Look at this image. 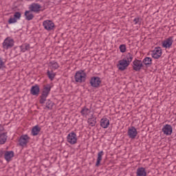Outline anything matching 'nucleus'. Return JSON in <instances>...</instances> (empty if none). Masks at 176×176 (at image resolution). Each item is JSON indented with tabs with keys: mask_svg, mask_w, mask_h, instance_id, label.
Here are the masks:
<instances>
[{
	"mask_svg": "<svg viewBox=\"0 0 176 176\" xmlns=\"http://www.w3.org/2000/svg\"><path fill=\"white\" fill-rule=\"evenodd\" d=\"M24 16L25 17V20L28 21H31L34 17V14L31 13L30 10H25L24 12Z\"/></svg>",
	"mask_w": 176,
	"mask_h": 176,
	"instance_id": "24",
	"label": "nucleus"
},
{
	"mask_svg": "<svg viewBox=\"0 0 176 176\" xmlns=\"http://www.w3.org/2000/svg\"><path fill=\"white\" fill-rule=\"evenodd\" d=\"M19 47L21 49V52H22V53H25V52H27L31 49V45L25 43L22 44Z\"/></svg>",
	"mask_w": 176,
	"mask_h": 176,
	"instance_id": "25",
	"label": "nucleus"
},
{
	"mask_svg": "<svg viewBox=\"0 0 176 176\" xmlns=\"http://www.w3.org/2000/svg\"><path fill=\"white\" fill-rule=\"evenodd\" d=\"M47 76L50 80H54V78H56V73L53 72V70L50 72V70L47 71Z\"/></svg>",
	"mask_w": 176,
	"mask_h": 176,
	"instance_id": "29",
	"label": "nucleus"
},
{
	"mask_svg": "<svg viewBox=\"0 0 176 176\" xmlns=\"http://www.w3.org/2000/svg\"><path fill=\"white\" fill-rule=\"evenodd\" d=\"M139 21H140V18L139 17L135 18L133 19V23H135V24H138Z\"/></svg>",
	"mask_w": 176,
	"mask_h": 176,
	"instance_id": "35",
	"label": "nucleus"
},
{
	"mask_svg": "<svg viewBox=\"0 0 176 176\" xmlns=\"http://www.w3.org/2000/svg\"><path fill=\"white\" fill-rule=\"evenodd\" d=\"M162 131L165 135H171L173 134V126L166 124L164 125Z\"/></svg>",
	"mask_w": 176,
	"mask_h": 176,
	"instance_id": "15",
	"label": "nucleus"
},
{
	"mask_svg": "<svg viewBox=\"0 0 176 176\" xmlns=\"http://www.w3.org/2000/svg\"><path fill=\"white\" fill-rule=\"evenodd\" d=\"M142 64H144L146 68L152 66V58L146 57L142 61Z\"/></svg>",
	"mask_w": 176,
	"mask_h": 176,
	"instance_id": "21",
	"label": "nucleus"
},
{
	"mask_svg": "<svg viewBox=\"0 0 176 176\" xmlns=\"http://www.w3.org/2000/svg\"><path fill=\"white\" fill-rule=\"evenodd\" d=\"M14 46V40L12 38V37H7L3 43V47L8 50V49H12Z\"/></svg>",
	"mask_w": 176,
	"mask_h": 176,
	"instance_id": "4",
	"label": "nucleus"
},
{
	"mask_svg": "<svg viewBox=\"0 0 176 176\" xmlns=\"http://www.w3.org/2000/svg\"><path fill=\"white\" fill-rule=\"evenodd\" d=\"M3 130H5V129L3 128L2 124H0V133H1V131H3Z\"/></svg>",
	"mask_w": 176,
	"mask_h": 176,
	"instance_id": "36",
	"label": "nucleus"
},
{
	"mask_svg": "<svg viewBox=\"0 0 176 176\" xmlns=\"http://www.w3.org/2000/svg\"><path fill=\"white\" fill-rule=\"evenodd\" d=\"M136 175L137 176H146V170L144 167H139L137 168L136 170Z\"/></svg>",
	"mask_w": 176,
	"mask_h": 176,
	"instance_id": "20",
	"label": "nucleus"
},
{
	"mask_svg": "<svg viewBox=\"0 0 176 176\" xmlns=\"http://www.w3.org/2000/svg\"><path fill=\"white\" fill-rule=\"evenodd\" d=\"M21 24L20 23L14 24L11 27V30H21Z\"/></svg>",
	"mask_w": 176,
	"mask_h": 176,
	"instance_id": "33",
	"label": "nucleus"
},
{
	"mask_svg": "<svg viewBox=\"0 0 176 176\" xmlns=\"http://www.w3.org/2000/svg\"><path fill=\"white\" fill-rule=\"evenodd\" d=\"M109 120L107 118H103L100 120V126L102 127V129H108L109 127Z\"/></svg>",
	"mask_w": 176,
	"mask_h": 176,
	"instance_id": "17",
	"label": "nucleus"
},
{
	"mask_svg": "<svg viewBox=\"0 0 176 176\" xmlns=\"http://www.w3.org/2000/svg\"><path fill=\"white\" fill-rule=\"evenodd\" d=\"M129 65H130L129 61L126 60L125 59H122L118 61L117 68L119 69V71H126Z\"/></svg>",
	"mask_w": 176,
	"mask_h": 176,
	"instance_id": "8",
	"label": "nucleus"
},
{
	"mask_svg": "<svg viewBox=\"0 0 176 176\" xmlns=\"http://www.w3.org/2000/svg\"><path fill=\"white\" fill-rule=\"evenodd\" d=\"M119 49L121 53H126V50H127V48L126 47L125 44L120 45L119 47Z\"/></svg>",
	"mask_w": 176,
	"mask_h": 176,
	"instance_id": "32",
	"label": "nucleus"
},
{
	"mask_svg": "<svg viewBox=\"0 0 176 176\" xmlns=\"http://www.w3.org/2000/svg\"><path fill=\"white\" fill-rule=\"evenodd\" d=\"M52 90V86L50 84H47L45 85H43V91L41 93V95L39 96V103L41 104H45L46 102V98L49 96V94H50V91Z\"/></svg>",
	"mask_w": 176,
	"mask_h": 176,
	"instance_id": "1",
	"label": "nucleus"
},
{
	"mask_svg": "<svg viewBox=\"0 0 176 176\" xmlns=\"http://www.w3.org/2000/svg\"><path fill=\"white\" fill-rule=\"evenodd\" d=\"M102 81H101V78L98 76H93L89 80V84L91 87H94V89H98L101 85Z\"/></svg>",
	"mask_w": 176,
	"mask_h": 176,
	"instance_id": "3",
	"label": "nucleus"
},
{
	"mask_svg": "<svg viewBox=\"0 0 176 176\" xmlns=\"http://www.w3.org/2000/svg\"><path fill=\"white\" fill-rule=\"evenodd\" d=\"M8 140V132L0 133V145H3Z\"/></svg>",
	"mask_w": 176,
	"mask_h": 176,
	"instance_id": "22",
	"label": "nucleus"
},
{
	"mask_svg": "<svg viewBox=\"0 0 176 176\" xmlns=\"http://www.w3.org/2000/svg\"><path fill=\"white\" fill-rule=\"evenodd\" d=\"M46 103H45V108H47V109H53V107H54L55 104L54 102H52L50 99H46Z\"/></svg>",
	"mask_w": 176,
	"mask_h": 176,
	"instance_id": "26",
	"label": "nucleus"
},
{
	"mask_svg": "<svg viewBox=\"0 0 176 176\" xmlns=\"http://www.w3.org/2000/svg\"><path fill=\"white\" fill-rule=\"evenodd\" d=\"M134 58L133 55L129 52L126 54L125 58H123V60H126V61H129V64H131V61H133V58Z\"/></svg>",
	"mask_w": 176,
	"mask_h": 176,
	"instance_id": "28",
	"label": "nucleus"
},
{
	"mask_svg": "<svg viewBox=\"0 0 176 176\" xmlns=\"http://www.w3.org/2000/svg\"><path fill=\"white\" fill-rule=\"evenodd\" d=\"M50 65L52 67L53 69H58L60 67L58 63L54 60L50 62Z\"/></svg>",
	"mask_w": 176,
	"mask_h": 176,
	"instance_id": "31",
	"label": "nucleus"
},
{
	"mask_svg": "<svg viewBox=\"0 0 176 176\" xmlns=\"http://www.w3.org/2000/svg\"><path fill=\"white\" fill-rule=\"evenodd\" d=\"M14 156V152L13 151H6L4 154V158L6 160V162H10L12 160V157Z\"/></svg>",
	"mask_w": 176,
	"mask_h": 176,
	"instance_id": "19",
	"label": "nucleus"
},
{
	"mask_svg": "<svg viewBox=\"0 0 176 176\" xmlns=\"http://www.w3.org/2000/svg\"><path fill=\"white\" fill-rule=\"evenodd\" d=\"M138 135V131H137V129H135V126H131L128 129L127 135L129 138H131V140H135Z\"/></svg>",
	"mask_w": 176,
	"mask_h": 176,
	"instance_id": "11",
	"label": "nucleus"
},
{
	"mask_svg": "<svg viewBox=\"0 0 176 176\" xmlns=\"http://www.w3.org/2000/svg\"><path fill=\"white\" fill-rule=\"evenodd\" d=\"M87 76V74H86L85 70H78L76 72L74 75L75 82H76V83H83L86 82Z\"/></svg>",
	"mask_w": 176,
	"mask_h": 176,
	"instance_id": "2",
	"label": "nucleus"
},
{
	"mask_svg": "<svg viewBox=\"0 0 176 176\" xmlns=\"http://www.w3.org/2000/svg\"><path fill=\"white\" fill-rule=\"evenodd\" d=\"M143 67H144V63H142V61L141 60L135 59L133 61L132 67H133V69L136 72H138V71H141Z\"/></svg>",
	"mask_w": 176,
	"mask_h": 176,
	"instance_id": "9",
	"label": "nucleus"
},
{
	"mask_svg": "<svg viewBox=\"0 0 176 176\" xmlns=\"http://www.w3.org/2000/svg\"><path fill=\"white\" fill-rule=\"evenodd\" d=\"M162 54H163V50L161 47H155V49L151 51V57H153V58H160Z\"/></svg>",
	"mask_w": 176,
	"mask_h": 176,
	"instance_id": "7",
	"label": "nucleus"
},
{
	"mask_svg": "<svg viewBox=\"0 0 176 176\" xmlns=\"http://www.w3.org/2000/svg\"><path fill=\"white\" fill-rule=\"evenodd\" d=\"M43 25L47 31H52L54 28V23L52 20H45L43 22Z\"/></svg>",
	"mask_w": 176,
	"mask_h": 176,
	"instance_id": "13",
	"label": "nucleus"
},
{
	"mask_svg": "<svg viewBox=\"0 0 176 176\" xmlns=\"http://www.w3.org/2000/svg\"><path fill=\"white\" fill-rule=\"evenodd\" d=\"M42 6L39 3H32L29 6L30 12H33L34 13H39Z\"/></svg>",
	"mask_w": 176,
	"mask_h": 176,
	"instance_id": "14",
	"label": "nucleus"
},
{
	"mask_svg": "<svg viewBox=\"0 0 176 176\" xmlns=\"http://www.w3.org/2000/svg\"><path fill=\"white\" fill-rule=\"evenodd\" d=\"M41 129L39 125H36L33 126L31 131L32 135H33V137H36V135H38L39 133H41Z\"/></svg>",
	"mask_w": 176,
	"mask_h": 176,
	"instance_id": "18",
	"label": "nucleus"
},
{
	"mask_svg": "<svg viewBox=\"0 0 176 176\" xmlns=\"http://www.w3.org/2000/svg\"><path fill=\"white\" fill-rule=\"evenodd\" d=\"M20 19H21V12H15L13 17L10 16L8 21V24H14L17 23V20H20Z\"/></svg>",
	"mask_w": 176,
	"mask_h": 176,
	"instance_id": "12",
	"label": "nucleus"
},
{
	"mask_svg": "<svg viewBox=\"0 0 176 176\" xmlns=\"http://www.w3.org/2000/svg\"><path fill=\"white\" fill-rule=\"evenodd\" d=\"M89 112H90V110L89 109H87V107H86V106L82 107V109L80 111V113H81L82 116H86L89 115Z\"/></svg>",
	"mask_w": 176,
	"mask_h": 176,
	"instance_id": "30",
	"label": "nucleus"
},
{
	"mask_svg": "<svg viewBox=\"0 0 176 176\" xmlns=\"http://www.w3.org/2000/svg\"><path fill=\"white\" fill-rule=\"evenodd\" d=\"M1 68H5V62L2 60V58H0V69H1Z\"/></svg>",
	"mask_w": 176,
	"mask_h": 176,
	"instance_id": "34",
	"label": "nucleus"
},
{
	"mask_svg": "<svg viewBox=\"0 0 176 176\" xmlns=\"http://www.w3.org/2000/svg\"><path fill=\"white\" fill-rule=\"evenodd\" d=\"M2 155H3V152L0 153V157H2Z\"/></svg>",
	"mask_w": 176,
	"mask_h": 176,
	"instance_id": "37",
	"label": "nucleus"
},
{
	"mask_svg": "<svg viewBox=\"0 0 176 176\" xmlns=\"http://www.w3.org/2000/svg\"><path fill=\"white\" fill-rule=\"evenodd\" d=\"M88 123L89 126H91V127H94V126H96V124L97 123V118L92 117L91 118H89Z\"/></svg>",
	"mask_w": 176,
	"mask_h": 176,
	"instance_id": "27",
	"label": "nucleus"
},
{
	"mask_svg": "<svg viewBox=\"0 0 176 176\" xmlns=\"http://www.w3.org/2000/svg\"><path fill=\"white\" fill-rule=\"evenodd\" d=\"M39 93H41V87H39V85L36 84L32 86L30 89V94H32V96L38 97V96H39Z\"/></svg>",
	"mask_w": 176,
	"mask_h": 176,
	"instance_id": "16",
	"label": "nucleus"
},
{
	"mask_svg": "<svg viewBox=\"0 0 176 176\" xmlns=\"http://www.w3.org/2000/svg\"><path fill=\"white\" fill-rule=\"evenodd\" d=\"M173 43H174V36H172L163 41L162 42V46L164 49H170L173 46Z\"/></svg>",
	"mask_w": 176,
	"mask_h": 176,
	"instance_id": "6",
	"label": "nucleus"
},
{
	"mask_svg": "<svg viewBox=\"0 0 176 176\" xmlns=\"http://www.w3.org/2000/svg\"><path fill=\"white\" fill-rule=\"evenodd\" d=\"M30 140H31V138L28 135H21L19 139V146L23 147L27 146Z\"/></svg>",
	"mask_w": 176,
	"mask_h": 176,
	"instance_id": "10",
	"label": "nucleus"
},
{
	"mask_svg": "<svg viewBox=\"0 0 176 176\" xmlns=\"http://www.w3.org/2000/svg\"><path fill=\"white\" fill-rule=\"evenodd\" d=\"M67 141L71 145H75L78 142V138L76 137V133L74 131L70 132L67 136Z\"/></svg>",
	"mask_w": 176,
	"mask_h": 176,
	"instance_id": "5",
	"label": "nucleus"
},
{
	"mask_svg": "<svg viewBox=\"0 0 176 176\" xmlns=\"http://www.w3.org/2000/svg\"><path fill=\"white\" fill-rule=\"evenodd\" d=\"M102 156H104V151H101L98 153L96 167H100V165L101 164V160H102Z\"/></svg>",
	"mask_w": 176,
	"mask_h": 176,
	"instance_id": "23",
	"label": "nucleus"
}]
</instances>
